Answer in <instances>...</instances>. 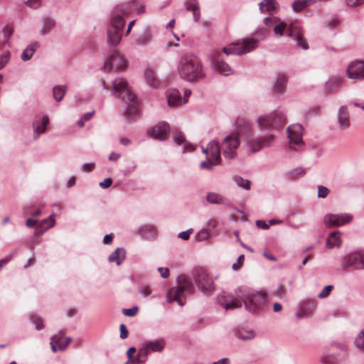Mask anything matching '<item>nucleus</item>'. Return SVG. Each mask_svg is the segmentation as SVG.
I'll return each instance as SVG.
<instances>
[{"label": "nucleus", "mask_w": 364, "mask_h": 364, "mask_svg": "<svg viewBox=\"0 0 364 364\" xmlns=\"http://www.w3.org/2000/svg\"><path fill=\"white\" fill-rule=\"evenodd\" d=\"M275 136L272 134L261 137H254L252 127L248 123L240 124L235 131L226 136L220 142V149L223 155L226 159L231 160L236 157L240 140L244 141L247 151L250 153H257L264 147L271 146Z\"/></svg>", "instance_id": "obj_1"}, {"label": "nucleus", "mask_w": 364, "mask_h": 364, "mask_svg": "<svg viewBox=\"0 0 364 364\" xmlns=\"http://www.w3.org/2000/svg\"><path fill=\"white\" fill-rule=\"evenodd\" d=\"M218 301L225 310L241 308L244 305L252 314H259L269 308V299L264 291L247 287H238L233 294L223 291L218 296Z\"/></svg>", "instance_id": "obj_2"}, {"label": "nucleus", "mask_w": 364, "mask_h": 364, "mask_svg": "<svg viewBox=\"0 0 364 364\" xmlns=\"http://www.w3.org/2000/svg\"><path fill=\"white\" fill-rule=\"evenodd\" d=\"M112 94L119 97L127 105L124 114L127 119L132 120L139 114V105L137 97L129 88L127 82L122 77L116 78L112 85Z\"/></svg>", "instance_id": "obj_3"}, {"label": "nucleus", "mask_w": 364, "mask_h": 364, "mask_svg": "<svg viewBox=\"0 0 364 364\" xmlns=\"http://www.w3.org/2000/svg\"><path fill=\"white\" fill-rule=\"evenodd\" d=\"M129 6L119 5L114 9L107 28V43L110 46H117L122 40V31L125 25L124 16L128 13Z\"/></svg>", "instance_id": "obj_4"}, {"label": "nucleus", "mask_w": 364, "mask_h": 364, "mask_svg": "<svg viewBox=\"0 0 364 364\" xmlns=\"http://www.w3.org/2000/svg\"><path fill=\"white\" fill-rule=\"evenodd\" d=\"M178 70L181 77L191 82L205 77L200 60L192 54H186L181 57Z\"/></svg>", "instance_id": "obj_5"}, {"label": "nucleus", "mask_w": 364, "mask_h": 364, "mask_svg": "<svg viewBox=\"0 0 364 364\" xmlns=\"http://www.w3.org/2000/svg\"><path fill=\"white\" fill-rule=\"evenodd\" d=\"M194 292L195 287L192 282L186 277L181 276L178 279L177 285L171 287L166 292V301L169 304L176 301L180 306H183L186 303V296Z\"/></svg>", "instance_id": "obj_6"}, {"label": "nucleus", "mask_w": 364, "mask_h": 364, "mask_svg": "<svg viewBox=\"0 0 364 364\" xmlns=\"http://www.w3.org/2000/svg\"><path fill=\"white\" fill-rule=\"evenodd\" d=\"M287 122L286 112L278 108L269 114L257 117L256 122L261 131H272L280 129Z\"/></svg>", "instance_id": "obj_7"}, {"label": "nucleus", "mask_w": 364, "mask_h": 364, "mask_svg": "<svg viewBox=\"0 0 364 364\" xmlns=\"http://www.w3.org/2000/svg\"><path fill=\"white\" fill-rule=\"evenodd\" d=\"M275 34L282 36L284 32L287 33V36L291 37L295 41L296 46L304 50L309 48L308 43L301 37L302 30L300 26L296 23H290L288 25L284 22H280L276 25L273 28Z\"/></svg>", "instance_id": "obj_8"}, {"label": "nucleus", "mask_w": 364, "mask_h": 364, "mask_svg": "<svg viewBox=\"0 0 364 364\" xmlns=\"http://www.w3.org/2000/svg\"><path fill=\"white\" fill-rule=\"evenodd\" d=\"M258 41L253 38H242L223 48L222 51L227 55H242L254 50L258 46Z\"/></svg>", "instance_id": "obj_9"}, {"label": "nucleus", "mask_w": 364, "mask_h": 364, "mask_svg": "<svg viewBox=\"0 0 364 364\" xmlns=\"http://www.w3.org/2000/svg\"><path fill=\"white\" fill-rule=\"evenodd\" d=\"M194 282L198 289L205 294H208L214 289V283L205 269L197 268L193 272Z\"/></svg>", "instance_id": "obj_10"}, {"label": "nucleus", "mask_w": 364, "mask_h": 364, "mask_svg": "<svg viewBox=\"0 0 364 364\" xmlns=\"http://www.w3.org/2000/svg\"><path fill=\"white\" fill-rule=\"evenodd\" d=\"M341 266L343 269H364V251H356L346 255L341 260Z\"/></svg>", "instance_id": "obj_11"}, {"label": "nucleus", "mask_w": 364, "mask_h": 364, "mask_svg": "<svg viewBox=\"0 0 364 364\" xmlns=\"http://www.w3.org/2000/svg\"><path fill=\"white\" fill-rule=\"evenodd\" d=\"M353 215L348 213H328L323 217V224L327 228L341 227L350 223Z\"/></svg>", "instance_id": "obj_12"}, {"label": "nucleus", "mask_w": 364, "mask_h": 364, "mask_svg": "<svg viewBox=\"0 0 364 364\" xmlns=\"http://www.w3.org/2000/svg\"><path fill=\"white\" fill-rule=\"evenodd\" d=\"M287 132L289 139V146L295 151L302 149L304 146L302 126L299 124L290 125L287 127Z\"/></svg>", "instance_id": "obj_13"}, {"label": "nucleus", "mask_w": 364, "mask_h": 364, "mask_svg": "<svg viewBox=\"0 0 364 364\" xmlns=\"http://www.w3.org/2000/svg\"><path fill=\"white\" fill-rule=\"evenodd\" d=\"M210 60L214 69L221 75L228 76L233 74L232 69L224 60L222 54L219 51H213Z\"/></svg>", "instance_id": "obj_14"}, {"label": "nucleus", "mask_w": 364, "mask_h": 364, "mask_svg": "<svg viewBox=\"0 0 364 364\" xmlns=\"http://www.w3.org/2000/svg\"><path fill=\"white\" fill-rule=\"evenodd\" d=\"M107 66H109L108 70L112 69H116L117 70H124L127 66L126 60L119 52L114 51L105 61L102 68L104 71L107 70Z\"/></svg>", "instance_id": "obj_15"}, {"label": "nucleus", "mask_w": 364, "mask_h": 364, "mask_svg": "<svg viewBox=\"0 0 364 364\" xmlns=\"http://www.w3.org/2000/svg\"><path fill=\"white\" fill-rule=\"evenodd\" d=\"M169 131V124L166 122H161L151 128L149 132V134L154 139L164 141L168 138Z\"/></svg>", "instance_id": "obj_16"}, {"label": "nucleus", "mask_w": 364, "mask_h": 364, "mask_svg": "<svg viewBox=\"0 0 364 364\" xmlns=\"http://www.w3.org/2000/svg\"><path fill=\"white\" fill-rule=\"evenodd\" d=\"M347 76L350 79L360 80L364 78V61L351 62L346 69Z\"/></svg>", "instance_id": "obj_17"}, {"label": "nucleus", "mask_w": 364, "mask_h": 364, "mask_svg": "<svg viewBox=\"0 0 364 364\" xmlns=\"http://www.w3.org/2000/svg\"><path fill=\"white\" fill-rule=\"evenodd\" d=\"M336 119L341 129L345 130L350 127V112L346 105L341 106L336 114Z\"/></svg>", "instance_id": "obj_18"}, {"label": "nucleus", "mask_w": 364, "mask_h": 364, "mask_svg": "<svg viewBox=\"0 0 364 364\" xmlns=\"http://www.w3.org/2000/svg\"><path fill=\"white\" fill-rule=\"evenodd\" d=\"M344 84V78L341 75L330 77L323 85V90L326 94H331L341 88Z\"/></svg>", "instance_id": "obj_19"}, {"label": "nucleus", "mask_w": 364, "mask_h": 364, "mask_svg": "<svg viewBox=\"0 0 364 364\" xmlns=\"http://www.w3.org/2000/svg\"><path fill=\"white\" fill-rule=\"evenodd\" d=\"M174 138H173V142L179 146H181L182 151L181 152L183 154L187 153V152H192L195 149V146L191 144L190 142L186 141L185 135L178 131H176L173 133Z\"/></svg>", "instance_id": "obj_20"}, {"label": "nucleus", "mask_w": 364, "mask_h": 364, "mask_svg": "<svg viewBox=\"0 0 364 364\" xmlns=\"http://www.w3.org/2000/svg\"><path fill=\"white\" fill-rule=\"evenodd\" d=\"M185 97H182L181 92L176 89H172L168 93V104L171 107L181 106L187 102Z\"/></svg>", "instance_id": "obj_21"}, {"label": "nucleus", "mask_w": 364, "mask_h": 364, "mask_svg": "<svg viewBox=\"0 0 364 364\" xmlns=\"http://www.w3.org/2000/svg\"><path fill=\"white\" fill-rule=\"evenodd\" d=\"M209 156L213 161L215 164H220L221 161L220 153V144L215 140H212L208 143Z\"/></svg>", "instance_id": "obj_22"}, {"label": "nucleus", "mask_w": 364, "mask_h": 364, "mask_svg": "<svg viewBox=\"0 0 364 364\" xmlns=\"http://www.w3.org/2000/svg\"><path fill=\"white\" fill-rule=\"evenodd\" d=\"M139 234L141 237L146 240H152L157 235L156 228L151 225H144L139 228Z\"/></svg>", "instance_id": "obj_23"}, {"label": "nucleus", "mask_w": 364, "mask_h": 364, "mask_svg": "<svg viewBox=\"0 0 364 364\" xmlns=\"http://www.w3.org/2000/svg\"><path fill=\"white\" fill-rule=\"evenodd\" d=\"M288 77L286 75L282 74L277 76L272 84V90L274 93L281 94L284 92L287 85Z\"/></svg>", "instance_id": "obj_24"}, {"label": "nucleus", "mask_w": 364, "mask_h": 364, "mask_svg": "<svg viewBox=\"0 0 364 364\" xmlns=\"http://www.w3.org/2000/svg\"><path fill=\"white\" fill-rule=\"evenodd\" d=\"M151 40L152 35L150 31L146 28H144L138 34L135 40V43L139 46H144L148 45L151 41Z\"/></svg>", "instance_id": "obj_25"}, {"label": "nucleus", "mask_w": 364, "mask_h": 364, "mask_svg": "<svg viewBox=\"0 0 364 364\" xmlns=\"http://www.w3.org/2000/svg\"><path fill=\"white\" fill-rule=\"evenodd\" d=\"M261 13L275 12L279 8V4L276 0H263L259 3Z\"/></svg>", "instance_id": "obj_26"}, {"label": "nucleus", "mask_w": 364, "mask_h": 364, "mask_svg": "<svg viewBox=\"0 0 364 364\" xmlns=\"http://www.w3.org/2000/svg\"><path fill=\"white\" fill-rule=\"evenodd\" d=\"M164 346L165 342L164 339L161 338L144 343L141 349H144L146 352L149 350L155 352H159L164 348Z\"/></svg>", "instance_id": "obj_27"}, {"label": "nucleus", "mask_w": 364, "mask_h": 364, "mask_svg": "<svg viewBox=\"0 0 364 364\" xmlns=\"http://www.w3.org/2000/svg\"><path fill=\"white\" fill-rule=\"evenodd\" d=\"M126 252L122 247L117 248L108 257L110 262H115L117 265H120L125 259Z\"/></svg>", "instance_id": "obj_28"}, {"label": "nucleus", "mask_w": 364, "mask_h": 364, "mask_svg": "<svg viewBox=\"0 0 364 364\" xmlns=\"http://www.w3.org/2000/svg\"><path fill=\"white\" fill-rule=\"evenodd\" d=\"M49 124V118L48 116H44L42 118L41 122L33 123L34 139L38 138L39 135L46 132V126Z\"/></svg>", "instance_id": "obj_29"}, {"label": "nucleus", "mask_w": 364, "mask_h": 364, "mask_svg": "<svg viewBox=\"0 0 364 364\" xmlns=\"http://www.w3.org/2000/svg\"><path fill=\"white\" fill-rule=\"evenodd\" d=\"M341 232L339 231H335L331 232L326 240V247L332 249L333 247H338L341 244Z\"/></svg>", "instance_id": "obj_30"}, {"label": "nucleus", "mask_w": 364, "mask_h": 364, "mask_svg": "<svg viewBox=\"0 0 364 364\" xmlns=\"http://www.w3.org/2000/svg\"><path fill=\"white\" fill-rule=\"evenodd\" d=\"M39 47L38 42L29 44L22 52L21 58L23 61L29 60Z\"/></svg>", "instance_id": "obj_31"}, {"label": "nucleus", "mask_w": 364, "mask_h": 364, "mask_svg": "<svg viewBox=\"0 0 364 364\" xmlns=\"http://www.w3.org/2000/svg\"><path fill=\"white\" fill-rule=\"evenodd\" d=\"M55 26V21L50 17H46L43 19L42 26L40 30V34L46 36L48 34Z\"/></svg>", "instance_id": "obj_32"}, {"label": "nucleus", "mask_w": 364, "mask_h": 364, "mask_svg": "<svg viewBox=\"0 0 364 364\" xmlns=\"http://www.w3.org/2000/svg\"><path fill=\"white\" fill-rule=\"evenodd\" d=\"M51 340L54 341L59 350H64L71 342L72 338L70 337H63L60 335H55L51 338Z\"/></svg>", "instance_id": "obj_33"}, {"label": "nucleus", "mask_w": 364, "mask_h": 364, "mask_svg": "<svg viewBox=\"0 0 364 364\" xmlns=\"http://www.w3.org/2000/svg\"><path fill=\"white\" fill-rule=\"evenodd\" d=\"M148 353L144 349H140L136 357L128 360L124 364H145Z\"/></svg>", "instance_id": "obj_34"}, {"label": "nucleus", "mask_w": 364, "mask_h": 364, "mask_svg": "<svg viewBox=\"0 0 364 364\" xmlns=\"http://www.w3.org/2000/svg\"><path fill=\"white\" fill-rule=\"evenodd\" d=\"M236 336L242 341H247L255 338V333L252 329H239L235 333Z\"/></svg>", "instance_id": "obj_35"}, {"label": "nucleus", "mask_w": 364, "mask_h": 364, "mask_svg": "<svg viewBox=\"0 0 364 364\" xmlns=\"http://www.w3.org/2000/svg\"><path fill=\"white\" fill-rule=\"evenodd\" d=\"M67 87L64 85H55L53 88V97L57 102H60L66 92Z\"/></svg>", "instance_id": "obj_36"}, {"label": "nucleus", "mask_w": 364, "mask_h": 364, "mask_svg": "<svg viewBox=\"0 0 364 364\" xmlns=\"http://www.w3.org/2000/svg\"><path fill=\"white\" fill-rule=\"evenodd\" d=\"M206 200L211 204H224L225 203V198L215 193H208L206 196Z\"/></svg>", "instance_id": "obj_37"}, {"label": "nucleus", "mask_w": 364, "mask_h": 364, "mask_svg": "<svg viewBox=\"0 0 364 364\" xmlns=\"http://www.w3.org/2000/svg\"><path fill=\"white\" fill-rule=\"evenodd\" d=\"M144 77H145L146 82L151 87H154L156 86V79L155 77V74L151 70H150V69L146 70L144 72Z\"/></svg>", "instance_id": "obj_38"}, {"label": "nucleus", "mask_w": 364, "mask_h": 364, "mask_svg": "<svg viewBox=\"0 0 364 364\" xmlns=\"http://www.w3.org/2000/svg\"><path fill=\"white\" fill-rule=\"evenodd\" d=\"M211 235L212 233L204 228L197 232V234L196 235V240L198 242L205 241L208 239H209L211 237Z\"/></svg>", "instance_id": "obj_39"}, {"label": "nucleus", "mask_w": 364, "mask_h": 364, "mask_svg": "<svg viewBox=\"0 0 364 364\" xmlns=\"http://www.w3.org/2000/svg\"><path fill=\"white\" fill-rule=\"evenodd\" d=\"M355 346L360 350H364V328L357 335L355 339Z\"/></svg>", "instance_id": "obj_40"}, {"label": "nucleus", "mask_w": 364, "mask_h": 364, "mask_svg": "<svg viewBox=\"0 0 364 364\" xmlns=\"http://www.w3.org/2000/svg\"><path fill=\"white\" fill-rule=\"evenodd\" d=\"M291 6L295 13L301 12L307 7L304 0H295L292 3Z\"/></svg>", "instance_id": "obj_41"}, {"label": "nucleus", "mask_w": 364, "mask_h": 364, "mask_svg": "<svg viewBox=\"0 0 364 364\" xmlns=\"http://www.w3.org/2000/svg\"><path fill=\"white\" fill-rule=\"evenodd\" d=\"M235 182L238 186L246 190H249L250 188V181L247 179H244L241 176H236L235 178Z\"/></svg>", "instance_id": "obj_42"}, {"label": "nucleus", "mask_w": 364, "mask_h": 364, "mask_svg": "<svg viewBox=\"0 0 364 364\" xmlns=\"http://www.w3.org/2000/svg\"><path fill=\"white\" fill-rule=\"evenodd\" d=\"M139 292L144 297H148L151 296V298H156V295L151 296V289L150 287L146 285H142L139 288Z\"/></svg>", "instance_id": "obj_43"}, {"label": "nucleus", "mask_w": 364, "mask_h": 364, "mask_svg": "<svg viewBox=\"0 0 364 364\" xmlns=\"http://www.w3.org/2000/svg\"><path fill=\"white\" fill-rule=\"evenodd\" d=\"M306 170L303 167H297L289 171V175L294 178H297L304 176Z\"/></svg>", "instance_id": "obj_44"}, {"label": "nucleus", "mask_w": 364, "mask_h": 364, "mask_svg": "<svg viewBox=\"0 0 364 364\" xmlns=\"http://www.w3.org/2000/svg\"><path fill=\"white\" fill-rule=\"evenodd\" d=\"M31 321L35 325L36 329L38 331L44 328L43 321L40 317L33 316L31 318Z\"/></svg>", "instance_id": "obj_45"}, {"label": "nucleus", "mask_w": 364, "mask_h": 364, "mask_svg": "<svg viewBox=\"0 0 364 364\" xmlns=\"http://www.w3.org/2000/svg\"><path fill=\"white\" fill-rule=\"evenodd\" d=\"M245 261V256L243 255H240L237 260L232 264V269L234 271H238L243 265Z\"/></svg>", "instance_id": "obj_46"}, {"label": "nucleus", "mask_w": 364, "mask_h": 364, "mask_svg": "<svg viewBox=\"0 0 364 364\" xmlns=\"http://www.w3.org/2000/svg\"><path fill=\"white\" fill-rule=\"evenodd\" d=\"M218 164H215V161H213L211 158H207L205 161H203L200 163V168L210 170L213 168V166L217 165Z\"/></svg>", "instance_id": "obj_47"}, {"label": "nucleus", "mask_w": 364, "mask_h": 364, "mask_svg": "<svg viewBox=\"0 0 364 364\" xmlns=\"http://www.w3.org/2000/svg\"><path fill=\"white\" fill-rule=\"evenodd\" d=\"M10 58V52L5 51L0 55V70H1L9 62Z\"/></svg>", "instance_id": "obj_48"}, {"label": "nucleus", "mask_w": 364, "mask_h": 364, "mask_svg": "<svg viewBox=\"0 0 364 364\" xmlns=\"http://www.w3.org/2000/svg\"><path fill=\"white\" fill-rule=\"evenodd\" d=\"M185 6L188 11L198 10L199 9V5L196 0H188L185 3Z\"/></svg>", "instance_id": "obj_49"}, {"label": "nucleus", "mask_w": 364, "mask_h": 364, "mask_svg": "<svg viewBox=\"0 0 364 364\" xmlns=\"http://www.w3.org/2000/svg\"><path fill=\"white\" fill-rule=\"evenodd\" d=\"M218 221L214 219H210L205 226V229L209 230L210 232H215L217 230Z\"/></svg>", "instance_id": "obj_50"}, {"label": "nucleus", "mask_w": 364, "mask_h": 364, "mask_svg": "<svg viewBox=\"0 0 364 364\" xmlns=\"http://www.w3.org/2000/svg\"><path fill=\"white\" fill-rule=\"evenodd\" d=\"M333 289V285H327L323 289L322 291L318 294V297L320 298V299H323V298H326L327 297L331 291H332V289Z\"/></svg>", "instance_id": "obj_51"}, {"label": "nucleus", "mask_w": 364, "mask_h": 364, "mask_svg": "<svg viewBox=\"0 0 364 364\" xmlns=\"http://www.w3.org/2000/svg\"><path fill=\"white\" fill-rule=\"evenodd\" d=\"M329 193V190L328 188L323 186H318V197L321 198H325Z\"/></svg>", "instance_id": "obj_52"}, {"label": "nucleus", "mask_w": 364, "mask_h": 364, "mask_svg": "<svg viewBox=\"0 0 364 364\" xmlns=\"http://www.w3.org/2000/svg\"><path fill=\"white\" fill-rule=\"evenodd\" d=\"M138 311H139V308L137 306H133L130 309H124L122 310V313L124 315H125L127 316L132 317V316H134L135 315H136Z\"/></svg>", "instance_id": "obj_53"}, {"label": "nucleus", "mask_w": 364, "mask_h": 364, "mask_svg": "<svg viewBox=\"0 0 364 364\" xmlns=\"http://www.w3.org/2000/svg\"><path fill=\"white\" fill-rule=\"evenodd\" d=\"M344 1L350 7L359 6L364 3V0H344Z\"/></svg>", "instance_id": "obj_54"}, {"label": "nucleus", "mask_w": 364, "mask_h": 364, "mask_svg": "<svg viewBox=\"0 0 364 364\" xmlns=\"http://www.w3.org/2000/svg\"><path fill=\"white\" fill-rule=\"evenodd\" d=\"M321 110V107L319 106H316L314 107H311L308 109V111L306 113V117H310L312 115L318 114Z\"/></svg>", "instance_id": "obj_55"}, {"label": "nucleus", "mask_w": 364, "mask_h": 364, "mask_svg": "<svg viewBox=\"0 0 364 364\" xmlns=\"http://www.w3.org/2000/svg\"><path fill=\"white\" fill-rule=\"evenodd\" d=\"M119 331H120V338L125 339L127 338L129 335V331L125 326V324L122 323L119 326Z\"/></svg>", "instance_id": "obj_56"}, {"label": "nucleus", "mask_w": 364, "mask_h": 364, "mask_svg": "<svg viewBox=\"0 0 364 364\" xmlns=\"http://www.w3.org/2000/svg\"><path fill=\"white\" fill-rule=\"evenodd\" d=\"M193 229L191 228L186 231H182L178 234V237L183 240H187L190 237V233L192 232Z\"/></svg>", "instance_id": "obj_57"}, {"label": "nucleus", "mask_w": 364, "mask_h": 364, "mask_svg": "<svg viewBox=\"0 0 364 364\" xmlns=\"http://www.w3.org/2000/svg\"><path fill=\"white\" fill-rule=\"evenodd\" d=\"M158 272L160 273L161 277L162 278H168L169 276V269L168 268H164V267H159Z\"/></svg>", "instance_id": "obj_58"}, {"label": "nucleus", "mask_w": 364, "mask_h": 364, "mask_svg": "<svg viewBox=\"0 0 364 364\" xmlns=\"http://www.w3.org/2000/svg\"><path fill=\"white\" fill-rule=\"evenodd\" d=\"M112 179L109 178H107L103 181L100 182L99 185L102 188H107L112 185Z\"/></svg>", "instance_id": "obj_59"}, {"label": "nucleus", "mask_w": 364, "mask_h": 364, "mask_svg": "<svg viewBox=\"0 0 364 364\" xmlns=\"http://www.w3.org/2000/svg\"><path fill=\"white\" fill-rule=\"evenodd\" d=\"M41 0H28L26 4L34 9H37L41 6Z\"/></svg>", "instance_id": "obj_60"}, {"label": "nucleus", "mask_w": 364, "mask_h": 364, "mask_svg": "<svg viewBox=\"0 0 364 364\" xmlns=\"http://www.w3.org/2000/svg\"><path fill=\"white\" fill-rule=\"evenodd\" d=\"M94 167L95 164L92 163H85L82 166V168L86 172H90L92 171Z\"/></svg>", "instance_id": "obj_61"}, {"label": "nucleus", "mask_w": 364, "mask_h": 364, "mask_svg": "<svg viewBox=\"0 0 364 364\" xmlns=\"http://www.w3.org/2000/svg\"><path fill=\"white\" fill-rule=\"evenodd\" d=\"M55 214L54 213H52L49 217L48 218V220H50V223L47 225V228H51L55 226Z\"/></svg>", "instance_id": "obj_62"}, {"label": "nucleus", "mask_w": 364, "mask_h": 364, "mask_svg": "<svg viewBox=\"0 0 364 364\" xmlns=\"http://www.w3.org/2000/svg\"><path fill=\"white\" fill-rule=\"evenodd\" d=\"M321 364H333V358L330 355H323L321 360Z\"/></svg>", "instance_id": "obj_63"}, {"label": "nucleus", "mask_w": 364, "mask_h": 364, "mask_svg": "<svg viewBox=\"0 0 364 364\" xmlns=\"http://www.w3.org/2000/svg\"><path fill=\"white\" fill-rule=\"evenodd\" d=\"M113 236L112 234H107L103 238V242L105 245H109L112 242Z\"/></svg>", "instance_id": "obj_64"}]
</instances>
